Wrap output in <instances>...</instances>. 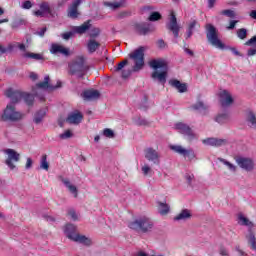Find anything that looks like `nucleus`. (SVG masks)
<instances>
[{
  "label": "nucleus",
  "mask_w": 256,
  "mask_h": 256,
  "mask_svg": "<svg viewBox=\"0 0 256 256\" xmlns=\"http://www.w3.org/2000/svg\"><path fill=\"white\" fill-rule=\"evenodd\" d=\"M149 65L155 70L151 75L152 79H157L159 83L165 85L167 83V71L169 69L167 62L164 60H152Z\"/></svg>",
  "instance_id": "f257e3e1"
},
{
  "label": "nucleus",
  "mask_w": 256,
  "mask_h": 256,
  "mask_svg": "<svg viewBox=\"0 0 256 256\" xmlns=\"http://www.w3.org/2000/svg\"><path fill=\"white\" fill-rule=\"evenodd\" d=\"M64 233L70 241H75L76 243H82V245H86V247H90L91 240L87 238L85 235H81L77 233V227L73 224H67L64 228Z\"/></svg>",
  "instance_id": "f03ea898"
},
{
  "label": "nucleus",
  "mask_w": 256,
  "mask_h": 256,
  "mask_svg": "<svg viewBox=\"0 0 256 256\" xmlns=\"http://www.w3.org/2000/svg\"><path fill=\"white\" fill-rule=\"evenodd\" d=\"M129 59L134 61V66L132 71L137 73V71H141L145 66V47L140 46L138 49L134 50L129 54Z\"/></svg>",
  "instance_id": "7ed1b4c3"
},
{
  "label": "nucleus",
  "mask_w": 256,
  "mask_h": 256,
  "mask_svg": "<svg viewBox=\"0 0 256 256\" xmlns=\"http://www.w3.org/2000/svg\"><path fill=\"white\" fill-rule=\"evenodd\" d=\"M128 227L134 231H142V233H147L153 229V222L147 217H142L130 222Z\"/></svg>",
  "instance_id": "20e7f679"
},
{
  "label": "nucleus",
  "mask_w": 256,
  "mask_h": 256,
  "mask_svg": "<svg viewBox=\"0 0 256 256\" xmlns=\"http://www.w3.org/2000/svg\"><path fill=\"white\" fill-rule=\"evenodd\" d=\"M25 114L16 110L15 105L8 104L3 111L2 121H12L13 123L21 121Z\"/></svg>",
  "instance_id": "39448f33"
},
{
  "label": "nucleus",
  "mask_w": 256,
  "mask_h": 256,
  "mask_svg": "<svg viewBox=\"0 0 256 256\" xmlns=\"http://www.w3.org/2000/svg\"><path fill=\"white\" fill-rule=\"evenodd\" d=\"M206 37L209 43L216 47L217 49H225V44L219 40V36L217 35V28L213 26V24L206 25Z\"/></svg>",
  "instance_id": "423d86ee"
},
{
  "label": "nucleus",
  "mask_w": 256,
  "mask_h": 256,
  "mask_svg": "<svg viewBox=\"0 0 256 256\" xmlns=\"http://www.w3.org/2000/svg\"><path fill=\"white\" fill-rule=\"evenodd\" d=\"M69 67L71 75L79 73V77H83L85 75V72L89 69V67L85 65V57L83 56H77L69 65Z\"/></svg>",
  "instance_id": "0eeeda50"
},
{
  "label": "nucleus",
  "mask_w": 256,
  "mask_h": 256,
  "mask_svg": "<svg viewBox=\"0 0 256 256\" xmlns=\"http://www.w3.org/2000/svg\"><path fill=\"white\" fill-rule=\"evenodd\" d=\"M4 153L8 155L7 159L5 160L7 167H9L11 170L15 169L16 166L13 163H19L21 160V154L11 148L4 150Z\"/></svg>",
  "instance_id": "6e6552de"
},
{
  "label": "nucleus",
  "mask_w": 256,
  "mask_h": 256,
  "mask_svg": "<svg viewBox=\"0 0 256 256\" xmlns=\"http://www.w3.org/2000/svg\"><path fill=\"white\" fill-rule=\"evenodd\" d=\"M170 149L178 155H182L187 161H193L195 159V152L193 149H185L181 145H171Z\"/></svg>",
  "instance_id": "1a4fd4ad"
},
{
  "label": "nucleus",
  "mask_w": 256,
  "mask_h": 256,
  "mask_svg": "<svg viewBox=\"0 0 256 256\" xmlns=\"http://www.w3.org/2000/svg\"><path fill=\"white\" fill-rule=\"evenodd\" d=\"M236 163L241 169H244V171H253L255 168V163L251 158L237 157Z\"/></svg>",
  "instance_id": "9d476101"
},
{
  "label": "nucleus",
  "mask_w": 256,
  "mask_h": 256,
  "mask_svg": "<svg viewBox=\"0 0 256 256\" xmlns=\"http://www.w3.org/2000/svg\"><path fill=\"white\" fill-rule=\"evenodd\" d=\"M167 29L171 31L174 37L177 39L179 37L180 27L177 24V16H175V12H171L170 14V22L166 25Z\"/></svg>",
  "instance_id": "9b49d317"
},
{
  "label": "nucleus",
  "mask_w": 256,
  "mask_h": 256,
  "mask_svg": "<svg viewBox=\"0 0 256 256\" xmlns=\"http://www.w3.org/2000/svg\"><path fill=\"white\" fill-rule=\"evenodd\" d=\"M23 93L24 92L13 90L11 88L8 89L6 91V97H8V99H11L10 105H17V103H19L21 99H23Z\"/></svg>",
  "instance_id": "f8f14e48"
},
{
  "label": "nucleus",
  "mask_w": 256,
  "mask_h": 256,
  "mask_svg": "<svg viewBox=\"0 0 256 256\" xmlns=\"http://www.w3.org/2000/svg\"><path fill=\"white\" fill-rule=\"evenodd\" d=\"M175 129L180 131L182 135H187L189 141H193V139H195V133H193V130H191V127L187 126V124L179 122L176 124Z\"/></svg>",
  "instance_id": "ddd939ff"
},
{
  "label": "nucleus",
  "mask_w": 256,
  "mask_h": 256,
  "mask_svg": "<svg viewBox=\"0 0 256 256\" xmlns=\"http://www.w3.org/2000/svg\"><path fill=\"white\" fill-rule=\"evenodd\" d=\"M82 0H74L67 10V15L70 19H77L79 17V5Z\"/></svg>",
  "instance_id": "4468645a"
},
{
  "label": "nucleus",
  "mask_w": 256,
  "mask_h": 256,
  "mask_svg": "<svg viewBox=\"0 0 256 256\" xmlns=\"http://www.w3.org/2000/svg\"><path fill=\"white\" fill-rule=\"evenodd\" d=\"M83 121V114L79 111H74L68 114L66 118V123L70 125H79Z\"/></svg>",
  "instance_id": "2eb2a0df"
},
{
  "label": "nucleus",
  "mask_w": 256,
  "mask_h": 256,
  "mask_svg": "<svg viewBox=\"0 0 256 256\" xmlns=\"http://www.w3.org/2000/svg\"><path fill=\"white\" fill-rule=\"evenodd\" d=\"M50 53H52V55H64L65 57H69L70 53H69V48L64 47L63 45H59V44H52L50 47Z\"/></svg>",
  "instance_id": "dca6fc26"
},
{
  "label": "nucleus",
  "mask_w": 256,
  "mask_h": 256,
  "mask_svg": "<svg viewBox=\"0 0 256 256\" xmlns=\"http://www.w3.org/2000/svg\"><path fill=\"white\" fill-rule=\"evenodd\" d=\"M145 158L148 161H151L152 163H154V165H159V163H160L159 152H157V150H155L153 148H147L145 150Z\"/></svg>",
  "instance_id": "f3484780"
},
{
  "label": "nucleus",
  "mask_w": 256,
  "mask_h": 256,
  "mask_svg": "<svg viewBox=\"0 0 256 256\" xmlns=\"http://www.w3.org/2000/svg\"><path fill=\"white\" fill-rule=\"evenodd\" d=\"M49 81H50V78L47 75L44 77V81L39 82L38 84H36V86L39 89H49V91H54V89H59V87H61V81H58L56 86L51 85Z\"/></svg>",
  "instance_id": "a211bd4d"
},
{
  "label": "nucleus",
  "mask_w": 256,
  "mask_h": 256,
  "mask_svg": "<svg viewBox=\"0 0 256 256\" xmlns=\"http://www.w3.org/2000/svg\"><path fill=\"white\" fill-rule=\"evenodd\" d=\"M219 97L222 107H229V105H232L233 97L227 90H223L222 92H220Z\"/></svg>",
  "instance_id": "6ab92c4d"
},
{
  "label": "nucleus",
  "mask_w": 256,
  "mask_h": 256,
  "mask_svg": "<svg viewBox=\"0 0 256 256\" xmlns=\"http://www.w3.org/2000/svg\"><path fill=\"white\" fill-rule=\"evenodd\" d=\"M204 145H210L211 147H222L227 144V140L219 138H206L202 141Z\"/></svg>",
  "instance_id": "aec40b11"
},
{
  "label": "nucleus",
  "mask_w": 256,
  "mask_h": 256,
  "mask_svg": "<svg viewBox=\"0 0 256 256\" xmlns=\"http://www.w3.org/2000/svg\"><path fill=\"white\" fill-rule=\"evenodd\" d=\"M200 28H201V24H199V21L190 20V22L188 23V26H187V30H186V39H191V37H193V32L196 29H200Z\"/></svg>",
  "instance_id": "412c9836"
},
{
  "label": "nucleus",
  "mask_w": 256,
  "mask_h": 256,
  "mask_svg": "<svg viewBox=\"0 0 256 256\" xmlns=\"http://www.w3.org/2000/svg\"><path fill=\"white\" fill-rule=\"evenodd\" d=\"M101 94L97 90H85L82 93V97L84 101H95V99H99Z\"/></svg>",
  "instance_id": "4be33fe9"
},
{
  "label": "nucleus",
  "mask_w": 256,
  "mask_h": 256,
  "mask_svg": "<svg viewBox=\"0 0 256 256\" xmlns=\"http://www.w3.org/2000/svg\"><path fill=\"white\" fill-rule=\"evenodd\" d=\"M169 85L177 89L178 93H187V84L181 83V81L177 79H172L169 81Z\"/></svg>",
  "instance_id": "5701e85b"
},
{
  "label": "nucleus",
  "mask_w": 256,
  "mask_h": 256,
  "mask_svg": "<svg viewBox=\"0 0 256 256\" xmlns=\"http://www.w3.org/2000/svg\"><path fill=\"white\" fill-rule=\"evenodd\" d=\"M91 28V20L84 22L80 26H76L73 28L74 33H78V35H83V33H87Z\"/></svg>",
  "instance_id": "b1692460"
},
{
  "label": "nucleus",
  "mask_w": 256,
  "mask_h": 256,
  "mask_svg": "<svg viewBox=\"0 0 256 256\" xmlns=\"http://www.w3.org/2000/svg\"><path fill=\"white\" fill-rule=\"evenodd\" d=\"M191 109L194 111H199L201 115H207V109H209V106L205 105V103L198 101L196 104H193L191 106Z\"/></svg>",
  "instance_id": "393cba45"
},
{
  "label": "nucleus",
  "mask_w": 256,
  "mask_h": 256,
  "mask_svg": "<svg viewBox=\"0 0 256 256\" xmlns=\"http://www.w3.org/2000/svg\"><path fill=\"white\" fill-rule=\"evenodd\" d=\"M246 123L251 127V129H256V115L253 111L246 112Z\"/></svg>",
  "instance_id": "a878e982"
},
{
  "label": "nucleus",
  "mask_w": 256,
  "mask_h": 256,
  "mask_svg": "<svg viewBox=\"0 0 256 256\" xmlns=\"http://www.w3.org/2000/svg\"><path fill=\"white\" fill-rule=\"evenodd\" d=\"M136 31L138 35H148V33H151V26L149 24H136Z\"/></svg>",
  "instance_id": "bb28decb"
},
{
  "label": "nucleus",
  "mask_w": 256,
  "mask_h": 256,
  "mask_svg": "<svg viewBox=\"0 0 256 256\" xmlns=\"http://www.w3.org/2000/svg\"><path fill=\"white\" fill-rule=\"evenodd\" d=\"M62 183L67 187V189L74 195V197H77V187L75 185H72V183L67 178H61Z\"/></svg>",
  "instance_id": "cd10ccee"
},
{
  "label": "nucleus",
  "mask_w": 256,
  "mask_h": 256,
  "mask_svg": "<svg viewBox=\"0 0 256 256\" xmlns=\"http://www.w3.org/2000/svg\"><path fill=\"white\" fill-rule=\"evenodd\" d=\"M101 47V43L95 41L94 39H90L87 44V49L89 53H95Z\"/></svg>",
  "instance_id": "c85d7f7f"
},
{
  "label": "nucleus",
  "mask_w": 256,
  "mask_h": 256,
  "mask_svg": "<svg viewBox=\"0 0 256 256\" xmlns=\"http://www.w3.org/2000/svg\"><path fill=\"white\" fill-rule=\"evenodd\" d=\"M191 212L188 209L182 210L177 216H175V221H183L185 219H190Z\"/></svg>",
  "instance_id": "c756f323"
},
{
  "label": "nucleus",
  "mask_w": 256,
  "mask_h": 256,
  "mask_svg": "<svg viewBox=\"0 0 256 256\" xmlns=\"http://www.w3.org/2000/svg\"><path fill=\"white\" fill-rule=\"evenodd\" d=\"M169 209V204H167V202H158V213H160V215H167Z\"/></svg>",
  "instance_id": "7c9ffc66"
},
{
  "label": "nucleus",
  "mask_w": 256,
  "mask_h": 256,
  "mask_svg": "<svg viewBox=\"0 0 256 256\" xmlns=\"http://www.w3.org/2000/svg\"><path fill=\"white\" fill-rule=\"evenodd\" d=\"M22 99H24V101H25L26 105H28V107H33V105L35 103V96H33V94L24 92Z\"/></svg>",
  "instance_id": "2f4dec72"
},
{
  "label": "nucleus",
  "mask_w": 256,
  "mask_h": 256,
  "mask_svg": "<svg viewBox=\"0 0 256 256\" xmlns=\"http://www.w3.org/2000/svg\"><path fill=\"white\" fill-rule=\"evenodd\" d=\"M46 115H47V112L45 110H39L34 115V123H36V125H39V123L43 121Z\"/></svg>",
  "instance_id": "473e14b6"
},
{
  "label": "nucleus",
  "mask_w": 256,
  "mask_h": 256,
  "mask_svg": "<svg viewBox=\"0 0 256 256\" xmlns=\"http://www.w3.org/2000/svg\"><path fill=\"white\" fill-rule=\"evenodd\" d=\"M23 57L25 59H34L35 61H42V59H43V55L33 53V52H26L23 54Z\"/></svg>",
  "instance_id": "72a5a7b5"
},
{
  "label": "nucleus",
  "mask_w": 256,
  "mask_h": 256,
  "mask_svg": "<svg viewBox=\"0 0 256 256\" xmlns=\"http://www.w3.org/2000/svg\"><path fill=\"white\" fill-rule=\"evenodd\" d=\"M238 221L240 225H244L245 227H253V222H251L249 218L243 216V214L238 215Z\"/></svg>",
  "instance_id": "f704fd0d"
},
{
  "label": "nucleus",
  "mask_w": 256,
  "mask_h": 256,
  "mask_svg": "<svg viewBox=\"0 0 256 256\" xmlns=\"http://www.w3.org/2000/svg\"><path fill=\"white\" fill-rule=\"evenodd\" d=\"M10 45H13L14 47L12 48V51L6 52V53H13V51H15V49H17V47H18V49H20V51H27V47L23 43H19V42L10 43L7 45L6 49H8V47Z\"/></svg>",
  "instance_id": "c9c22d12"
},
{
  "label": "nucleus",
  "mask_w": 256,
  "mask_h": 256,
  "mask_svg": "<svg viewBox=\"0 0 256 256\" xmlns=\"http://www.w3.org/2000/svg\"><path fill=\"white\" fill-rule=\"evenodd\" d=\"M218 161H220V163H223V165H226V167H228L229 171H233V172L237 171V166L233 165L231 162H229L223 158H218Z\"/></svg>",
  "instance_id": "e433bc0d"
},
{
  "label": "nucleus",
  "mask_w": 256,
  "mask_h": 256,
  "mask_svg": "<svg viewBox=\"0 0 256 256\" xmlns=\"http://www.w3.org/2000/svg\"><path fill=\"white\" fill-rule=\"evenodd\" d=\"M40 169L44 171H49V162H47V154H44L41 158Z\"/></svg>",
  "instance_id": "4c0bfd02"
},
{
  "label": "nucleus",
  "mask_w": 256,
  "mask_h": 256,
  "mask_svg": "<svg viewBox=\"0 0 256 256\" xmlns=\"http://www.w3.org/2000/svg\"><path fill=\"white\" fill-rule=\"evenodd\" d=\"M229 121V115L227 114H220L216 117V122L220 125H223L224 123H227Z\"/></svg>",
  "instance_id": "58836bf2"
},
{
  "label": "nucleus",
  "mask_w": 256,
  "mask_h": 256,
  "mask_svg": "<svg viewBox=\"0 0 256 256\" xmlns=\"http://www.w3.org/2000/svg\"><path fill=\"white\" fill-rule=\"evenodd\" d=\"M220 15H224L225 17H229L230 19H235V11L231 10V9H226V10H222L220 12Z\"/></svg>",
  "instance_id": "ea45409f"
},
{
  "label": "nucleus",
  "mask_w": 256,
  "mask_h": 256,
  "mask_svg": "<svg viewBox=\"0 0 256 256\" xmlns=\"http://www.w3.org/2000/svg\"><path fill=\"white\" fill-rule=\"evenodd\" d=\"M237 37L238 39H247V29L245 28H240L237 30Z\"/></svg>",
  "instance_id": "a19ab883"
},
{
  "label": "nucleus",
  "mask_w": 256,
  "mask_h": 256,
  "mask_svg": "<svg viewBox=\"0 0 256 256\" xmlns=\"http://www.w3.org/2000/svg\"><path fill=\"white\" fill-rule=\"evenodd\" d=\"M102 135H104V137H107L108 139H113L115 137V132H113V130H111L110 128H105Z\"/></svg>",
  "instance_id": "79ce46f5"
},
{
  "label": "nucleus",
  "mask_w": 256,
  "mask_h": 256,
  "mask_svg": "<svg viewBox=\"0 0 256 256\" xmlns=\"http://www.w3.org/2000/svg\"><path fill=\"white\" fill-rule=\"evenodd\" d=\"M40 9L44 12V13H48V15H51V7L49 6V3L47 2H42L40 4Z\"/></svg>",
  "instance_id": "37998d69"
},
{
  "label": "nucleus",
  "mask_w": 256,
  "mask_h": 256,
  "mask_svg": "<svg viewBox=\"0 0 256 256\" xmlns=\"http://www.w3.org/2000/svg\"><path fill=\"white\" fill-rule=\"evenodd\" d=\"M134 122L138 125V126H147L149 125V121H147V119L145 118H141V117H137L135 118Z\"/></svg>",
  "instance_id": "c03bdc74"
},
{
  "label": "nucleus",
  "mask_w": 256,
  "mask_h": 256,
  "mask_svg": "<svg viewBox=\"0 0 256 256\" xmlns=\"http://www.w3.org/2000/svg\"><path fill=\"white\" fill-rule=\"evenodd\" d=\"M159 19H161V14L159 12H152L148 21H159Z\"/></svg>",
  "instance_id": "a18cd8bd"
},
{
  "label": "nucleus",
  "mask_w": 256,
  "mask_h": 256,
  "mask_svg": "<svg viewBox=\"0 0 256 256\" xmlns=\"http://www.w3.org/2000/svg\"><path fill=\"white\" fill-rule=\"evenodd\" d=\"M129 64V60L125 59L122 62L118 63L117 67H115V71L119 72L123 70V67H125V65Z\"/></svg>",
  "instance_id": "49530a36"
},
{
  "label": "nucleus",
  "mask_w": 256,
  "mask_h": 256,
  "mask_svg": "<svg viewBox=\"0 0 256 256\" xmlns=\"http://www.w3.org/2000/svg\"><path fill=\"white\" fill-rule=\"evenodd\" d=\"M60 139H71L73 137V132L71 130H66L64 133L59 135Z\"/></svg>",
  "instance_id": "de8ad7c7"
},
{
  "label": "nucleus",
  "mask_w": 256,
  "mask_h": 256,
  "mask_svg": "<svg viewBox=\"0 0 256 256\" xmlns=\"http://www.w3.org/2000/svg\"><path fill=\"white\" fill-rule=\"evenodd\" d=\"M14 45H10L8 48L3 47V45H0V57L4 55V53L13 51Z\"/></svg>",
  "instance_id": "09e8293b"
},
{
  "label": "nucleus",
  "mask_w": 256,
  "mask_h": 256,
  "mask_svg": "<svg viewBox=\"0 0 256 256\" xmlns=\"http://www.w3.org/2000/svg\"><path fill=\"white\" fill-rule=\"evenodd\" d=\"M239 23L238 20H231L227 26L228 31L235 29V26Z\"/></svg>",
  "instance_id": "8fccbe9b"
},
{
  "label": "nucleus",
  "mask_w": 256,
  "mask_h": 256,
  "mask_svg": "<svg viewBox=\"0 0 256 256\" xmlns=\"http://www.w3.org/2000/svg\"><path fill=\"white\" fill-rule=\"evenodd\" d=\"M131 69H128V70H122V79H128V77H131Z\"/></svg>",
  "instance_id": "3c124183"
},
{
  "label": "nucleus",
  "mask_w": 256,
  "mask_h": 256,
  "mask_svg": "<svg viewBox=\"0 0 256 256\" xmlns=\"http://www.w3.org/2000/svg\"><path fill=\"white\" fill-rule=\"evenodd\" d=\"M33 7V3L30 0H26L22 3V9H31Z\"/></svg>",
  "instance_id": "603ef678"
},
{
  "label": "nucleus",
  "mask_w": 256,
  "mask_h": 256,
  "mask_svg": "<svg viewBox=\"0 0 256 256\" xmlns=\"http://www.w3.org/2000/svg\"><path fill=\"white\" fill-rule=\"evenodd\" d=\"M99 33H101L100 30L98 28H94L90 33V37L95 39V37H99Z\"/></svg>",
  "instance_id": "864d4df0"
},
{
  "label": "nucleus",
  "mask_w": 256,
  "mask_h": 256,
  "mask_svg": "<svg viewBox=\"0 0 256 256\" xmlns=\"http://www.w3.org/2000/svg\"><path fill=\"white\" fill-rule=\"evenodd\" d=\"M185 179H186L188 185H191V183H193V179H195V175H193V174H186L185 175Z\"/></svg>",
  "instance_id": "5fc2aeb1"
},
{
  "label": "nucleus",
  "mask_w": 256,
  "mask_h": 256,
  "mask_svg": "<svg viewBox=\"0 0 256 256\" xmlns=\"http://www.w3.org/2000/svg\"><path fill=\"white\" fill-rule=\"evenodd\" d=\"M151 171V167H149V165L145 164L143 167H142V173L143 175L147 176L149 175V172Z\"/></svg>",
  "instance_id": "6e6d98bb"
},
{
  "label": "nucleus",
  "mask_w": 256,
  "mask_h": 256,
  "mask_svg": "<svg viewBox=\"0 0 256 256\" xmlns=\"http://www.w3.org/2000/svg\"><path fill=\"white\" fill-rule=\"evenodd\" d=\"M68 215L69 217H71V219H73V221H77V213L75 212V210L73 209L69 210Z\"/></svg>",
  "instance_id": "4d7b16f0"
},
{
  "label": "nucleus",
  "mask_w": 256,
  "mask_h": 256,
  "mask_svg": "<svg viewBox=\"0 0 256 256\" xmlns=\"http://www.w3.org/2000/svg\"><path fill=\"white\" fill-rule=\"evenodd\" d=\"M245 45H247V46L255 45V47H256V36H253L251 39L246 41Z\"/></svg>",
  "instance_id": "13d9d810"
},
{
  "label": "nucleus",
  "mask_w": 256,
  "mask_h": 256,
  "mask_svg": "<svg viewBox=\"0 0 256 256\" xmlns=\"http://www.w3.org/2000/svg\"><path fill=\"white\" fill-rule=\"evenodd\" d=\"M73 35V32H65L62 34V38L65 40V41H69V39H71Z\"/></svg>",
  "instance_id": "bf43d9fd"
},
{
  "label": "nucleus",
  "mask_w": 256,
  "mask_h": 256,
  "mask_svg": "<svg viewBox=\"0 0 256 256\" xmlns=\"http://www.w3.org/2000/svg\"><path fill=\"white\" fill-rule=\"evenodd\" d=\"M23 23H25V21L23 19H19V20H16L12 23V27L15 28V27H19V25H23Z\"/></svg>",
  "instance_id": "052dcab7"
},
{
  "label": "nucleus",
  "mask_w": 256,
  "mask_h": 256,
  "mask_svg": "<svg viewBox=\"0 0 256 256\" xmlns=\"http://www.w3.org/2000/svg\"><path fill=\"white\" fill-rule=\"evenodd\" d=\"M35 17H45V13L42 9L34 11Z\"/></svg>",
  "instance_id": "680f3d73"
},
{
  "label": "nucleus",
  "mask_w": 256,
  "mask_h": 256,
  "mask_svg": "<svg viewBox=\"0 0 256 256\" xmlns=\"http://www.w3.org/2000/svg\"><path fill=\"white\" fill-rule=\"evenodd\" d=\"M25 167L26 169H31L33 167V159L27 158Z\"/></svg>",
  "instance_id": "e2e57ef3"
},
{
  "label": "nucleus",
  "mask_w": 256,
  "mask_h": 256,
  "mask_svg": "<svg viewBox=\"0 0 256 256\" xmlns=\"http://www.w3.org/2000/svg\"><path fill=\"white\" fill-rule=\"evenodd\" d=\"M157 45H158V47L160 48V49H165V40L164 39H159L158 41H157Z\"/></svg>",
  "instance_id": "0e129e2a"
},
{
  "label": "nucleus",
  "mask_w": 256,
  "mask_h": 256,
  "mask_svg": "<svg viewBox=\"0 0 256 256\" xmlns=\"http://www.w3.org/2000/svg\"><path fill=\"white\" fill-rule=\"evenodd\" d=\"M231 53H233V55H236V57H241V52H239V50H237V48H230Z\"/></svg>",
  "instance_id": "69168bd1"
},
{
  "label": "nucleus",
  "mask_w": 256,
  "mask_h": 256,
  "mask_svg": "<svg viewBox=\"0 0 256 256\" xmlns=\"http://www.w3.org/2000/svg\"><path fill=\"white\" fill-rule=\"evenodd\" d=\"M219 253L222 256H229V252L227 251V249H225V247H221Z\"/></svg>",
  "instance_id": "338daca9"
},
{
  "label": "nucleus",
  "mask_w": 256,
  "mask_h": 256,
  "mask_svg": "<svg viewBox=\"0 0 256 256\" xmlns=\"http://www.w3.org/2000/svg\"><path fill=\"white\" fill-rule=\"evenodd\" d=\"M248 57H253V55H256V49L255 48H251L248 50L247 52Z\"/></svg>",
  "instance_id": "774afa93"
}]
</instances>
